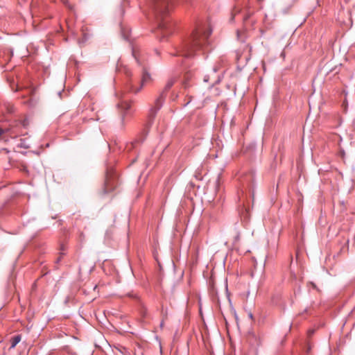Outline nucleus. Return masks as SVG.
Segmentation results:
<instances>
[{
  "mask_svg": "<svg viewBox=\"0 0 355 355\" xmlns=\"http://www.w3.org/2000/svg\"><path fill=\"white\" fill-rule=\"evenodd\" d=\"M116 107L120 112L121 126L123 128L126 121L133 114L134 110L129 100L123 94L120 96Z\"/></svg>",
  "mask_w": 355,
  "mask_h": 355,
  "instance_id": "4",
  "label": "nucleus"
},
{
  "mask_svg": "<svg viewBox=\"0 0 355 355\" xmlns=\"http://www.w3.org/2000/svg\"><path fill=\"white\" fill-rule=\"evenodd\" d=\"M255 175L252 171H250L244 174L240 180L241 184L243 189H250L253 187L254 182Z\"/></svg>",
  "mask_w": 355,
  "mask_h": 355,
  "instance_id": "6",
  "label": "nucleus"
},
{
  "mask_svg": "<svg viewBox=\"0 0 355 355\" xmlns=\"http://www.w3.org/2000/svg\"><path fill=\"white\" fill-rule=\"evenodd\" d=\"M175 82H176V78H175V77L170 78L167 80L166 84L162 92H164V94L165 95H166L167 92L173 87V85H174V83Z\"/></svg>",
  "mask_w": 355,
  "mask_h": 355,
  "instance_id": "10",
  "label": "nucleus"
},
{
  "mask_svg": "<svg viewBox=\"0 0 355 355\" xmlns=\"http://www.w3.org/2000/svg\"><path fill=\"white\" fill-rule=\"evenodd\" d=\"M155 51V53H156V54H157V55H159V52L158 51V50H157V49H156Z\"/></svg>",
  "mask_w": 355,
  "mask_h": 355,
  "instance_id": "17",
  "label": "nucleus"
},
{
  "mask_svg": "<svg viewBox=\"0 0 355 355\" xmlns=\"http://www.w3.org/2000/svg\"><path fill=\"white\" fill-rule=\"evenodd\" d=\"M120 70L122 71V72H123L128 78L126 83L125 90L133 92L135 94L138 93L142 89L143 86L148 83L151 78L150 75L145 69H144L140 85L139 87H137L135 85L134 79L131 78L132 73L130 69L124 67Z\"/></svg>",
  "mask_w": 355,
  "mask_h": 355,
  "instance_id": "3",
  "label": "nucleus"
},
{
  "mask_svg": "<svg viewBox=\"0 0 355 355\" xmlns=\"http://www.w3.org/2000/svg\"><path fill=\"white\" fill-rule=\"evenodd\" d=\"M146 135V133H145V135L144 136L143 139L139 141V142H143V141L145 139V137Z\"/></svg>",
  "mask_w": 355,
  "mask_h": 355,
  "instance_id": "16",
  "label": "nucleus"
},
{
  "mask_svg": "<svg viewBox=\"0 0 355 355\" xmlns=\"http://www.w3.org/2000/svg\"><path fill=\"white\" fill-rule=\"evenodd\" d=\"M115 188L116 183L112 177L107 175L104 187V193H109L113 191L115 189Z\"/></svg>",
  "mask_w": 355,
  "mask_h": 355,
  "instance_id": "7",
  "label": "nucleus"
},
{
  "mask_svg": "<svg viewBox=\"0 0 355 355\" xmlns=\"http://www.w3.org/2000/svg\"><path fill=\"white\" fill-rule=\"evenodd\" d=\"M196 179L198 180H202V176H198L197 175H195Z\"/></svg>",
  "mask_w": 355,
  "mask_h": 355,
  "instance_id": "15",
  "label": "nucleus"
},
{
  "mask_svg": "<svg viewBox=\"0 0 355 355\" xmlns=\"http://www.w3.org/2000/svg\"><path fill=\"white\" fill-rule=\"evenodd\" d=\"M175 1V0H149L148 1L149 15L156 21L157 31L162 41L174 31L175 24L168 18V14Z\"/></svg>",
  "mask_w": 355,
  "mask_h": 355,
  "instance_id": "2",
  "label": "nucleus"
},
{
  "mask_svg": "<svg viewBox=\"0 0 355 355\" xmlns=\"http://www.w3.org/2000/svg\"><path fill=\"white\" fill-rule=\"evenodd\" d=\"M211 31L207 22L198 23L190 37L183 42L176 49L174 55L189 58L193 57L197 51L205 50L209 44V37Z\"/></svg>",
  "mask_w": 355,
  "mask_h": 355,
  "instance_id": "1",
  "label": "nucleus"
},
{
  "mask_svg": "<svg viewBox=\"0 0 355 355\" xmlns=\"http://www.w3.org/2000/svg\"><path fill=\"white\" fill-rule=\"evenodd\" d=\"M21 335H16L10 339V349H13L21 341Z\"/></svg>",
  "mask_w": 355,
  "mask_h": 355,
  "instance_id": "11",
  "label": "nucleus"
},
{
  "mask_svg": "<svg viewBox=\"0 0 355 355\" xmlns=\"http://www.w3.org/2000/svg\"><path fill=\"white\" fill-rule=\"evenodd\" d=\"M163 325H164V322H163V321H162V322H161V324H160L161 327H163Z\"/></svg>",
  "mask_w": 355,
  "mask_h": 355,
  "instance_id": "18",
  "label": "nucleus"
},
{
  "mask_svg": "<svg viewBox=\"0 0 355 355\" xmlns=\"http://www.w3.org/2000/svg\"><path fill=\"white\" fill-rule=\"evenodd\" d=\"M166 96L164 92H161L159 96L155 99L154 105L152 106L149 111V118L153 120L158 111L162 108Z\"/></svg>",
  "mask_w": 355,
  "mask_h": 355,
  "instance_id": "5",
  "label": "nucleus"
},
{
  "mask_svg": "<svg viewBox=\"0 0 355 355\" xmlns=\"http://www.w3.org/2000/svg\"><path fill=\"white\" fill-rule=\"evenodd\" d=\"M132 55L135 58V59L137 61V62H139V59H138V58L137 56V54H136V51H135V49H132Z\"/></svg>",
  "mask_w": 355,
  "mask_h": 355,
  "instance_id": "13",
  "label": "nucleus"
},
{
  "mask_svg": "<svg viewBox=\"0 0 355 355\" xmlns=\"http://www.w3.org/2000/svg\"><path fill=\"white\" fill-rule=\"evenodd\" d=\"M121 31H122V35H123V38L126 40H129V35H128V34H126L125 33V30L123 28H122Z\"/></svg>",
  "mask_w": 355,
  "mask_h": 355,
  "instance_id": "12",
  "label": "nucleus"
},
{
  "mask_svg": "<svg viewBox=\"0 0 355 355\" xmlns=\"http://www.w3.org/2000/svg\"><path fill=\"white\" fill-rule=\"evenodd\" d=\"M239 234H237L236 236H235V241H239Z\"/></svg>",
  "mask_w": 355,
  "mask_h": 355,
  "instance_id": "14",
  "label": "nucleus"
},
{
  "mask_svg": "<svg viewBox=\"0 0 355 355\" xmlns=\"http://www.w3.org/2000/svg\"><path fill=\"white\" fill-rule=\"evenodd\" d=\"M218 70V67H214L211 70V74H207L204 76L203 81L205 83H209L211 80H212V83H211V86L214 85L215 83H216L218 81L217 80L218 76L216 75Z\"/></svg>",
  "mask_w": 355,
  "mask_h": 355,
  "instance_id": "8",
  "label": "nucleus"
},
{
  "mask_svg": "<svg viewBox=\"0 0 355 355\" xmlns=\"http://www.w3.org/2000/svg\"><path fill=\"white\" fill-rule=\"evenodd\" d=\"M193 76V73L192 70L189 69L187 71L184 76V80L182 82V85L185 89H187L192 86V78Z\"/></svg>",
  "mask_w": 355,
  "mask_h": 355,
  "instance_id": "9",
  "label": "nucleus"
}]
</instances>
